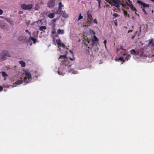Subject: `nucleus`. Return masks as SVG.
<instances>
[{"mask_svg": "<svg viewBox=\"0 0 154 154\" xmlns=\"http://www.w3.org/2000/svg\"><path fill=\"white\" fill-rule=\"evenodd\" d=\"M68 49L67 48H65V54L64 55H60L59 58V59H62L63 60L61 61L62 63L60 67L59 68L58 71L59 75L60 74V68H63V69H65L69 68L71 66V63L69 61L68 58L66 57V54L68 53L67 51L68 50Z\"/></svg>", "mask_w": 154, "mask_h": 154, "instance_id": "nucleus-1", "label": "nucleus"}, {"mask_svg": "<svg viewBox=\"0 0 154 154\" xmlns=\"http://www.w3.org/2000/svg\"><path fill=\"white\" fill-rule=\"evenodd\" d=\"M6 56L10 57L11 55L10 53L8 51H3L0 54V60H6L7 59Z\"/></svg>", "mask_w": 154, "mask_h": 154, "instance_id": "nucleus-2", "label": "nucleus"}, {"mask_svg": "<svg viewBox=\"0 0 154 154\" xmlns=\"http://www.w3.org/2000/svg\"><path fill=\"white\" fill-rule=\"evenodd\" d=\"M108 3L111 5H113L117 8H119L122 3L119 0H110Z\"/></svg>", "mask_w": 154, "mask_h": 154, "instance_id": "nucleus-3", "label": "nucleus"}, {"mask_svg": "<svg viewBox=\"0 0 154 154\" xmlns=\"http://www.w3.org/2000/svg\"><path fill=\"white\" fill-rule=\"evenodd\" d=\"M25 76L24 78L23 81L24 82L28 83V80L31 79L32 77L31 74L28 71H25Z\"/></svg>", "mask_w": 154, "mask_h": 154, "instance_id": "nucleus-4", "label": "nucleus"}, {"mask_svg": "<svg viewBox=\"0 0 154 154\" xmlns=\"http://www.w3.org/2000/svg\"><path fill=\"white\" fill-rule=\"evenodd\" d=\"M87 23L90 24L93 19L91 14V12L90 11H88L87 13Z\"/></svg>", "mask_w": 154, "mask_h": 154, "instance_id": "nucleus-5", "label": "nucleus"}, {"mask_svg": "<svg viewBox=\"0 0 154 154\" xmlns=\"http://www.w3.org/2000/svg\"><path fill=\"white\" fill-rule=\"evenodd\" d=\"M32 7V4H29L27 5L23 4L21 5V8L24 10H29L31 9Z\"/></svg>", "mask_w": 154, "mask_h": 154, "instance_id": "nucleus-6", "label": "nucleus"}, {"mask_svg": "<svg viewBox=\"0 0 154 154\" xmlns=\"http://www.w3.org/2000/svg\"><path fill=\"white\" fill-rule=\"evenodd\" d=\"M63 7V5H62V3L61 2H60L59 4V6L57 11L55 12L56 14H60L61 12L62 7Z\"/></svg>", "mask_w": 154, "mask_h": 154, "instance_id": "nucleus-7", "label": "nucleus"}, {"mask_svg": "<svg viewBox=\"0 0 154 154\" xmlns=\"http://www.w3.org/2000/svg\"><path fill=\"white\" fill-rule=\"evenodd\" d=\"M56 0H51L48 3V7L51 8H52L54 6Z\"/></svg>", "mask_w": 154, "mask_h": 154, "instance_id": "nucleus-8", "label": "nucleus"}, {"mask_svg": "<svg viewBox=\"0 0 154 154\" xmlns=\"http://www.w3.org/2000/svg\"><path fill=\"white\" fill-rule=\"evenodd\" d=\"M92 42L93 45H97L98 43L99 39L96 36H94L91 38Z\"/></svg>", "mask_w": 154, "mask_h": 154, "instance_id": "nucleus-9", "label": "nucleus"}, {"mask_svg": "<svg viewBox=\"0 0 154 154\" xmlns=\"http://www.w3.org/2000/svg\"><path fill=\"white\" fill-rule=\"evenodd\" d=\"M137 3L138 4H140L142 6L141 7L144 8H149V4L145 3L140 0H137Z\"/></svg>", "mask_w": 154, "mask_h": 154, "instance_id": "nucleus-10", "label": "nucleus"}, {"mask_svg": "<svg viewBox=\"0 0 154 154\" xmlns=\"http://www.w3.org/2000/svg\"><path fill=\"white\" fill-rule=\"evenodd\" d=\"M4 20L8 22L12 26L14 25V20H12L11 18L5 17L4 18Z\"/></svg>", "mask_w": 154, "mask_h": 154, "instance_id": "nucleus-11", "label": "nucleus"}, {"mask_svg": "<svg viewBox=\"0 0 154 154\" xmlns=\"http://www.w3.org/2000/svg\"><path fill=\"white\" fill-rule=\"evenodd\" d=\"M141 26H140V27H139V31L138 32L137 31L136 32H135V33L134 34V35H132V37L131 38V39H134L135 36V35L137 33V36H139L140 35V34H141Z\"/></svg>", "mask_w": 154, "mask_h": 154, "instance_id": "nucleus-12", "label": "nucleus"}, {"mask_svg": "<svg viewBox=\"0 0 154 154\" xmlns=\"http://www.w3.org/2000/svg\"><path fill=\"white\" fill-rule=\"evenodd\" d=\"M26 39V37L24 35H22L18 37V40L20 41H25Z\"/></svg>", "mask_w": 154, "mask_h": 154, "instance_id": "nucleus-13", "label": "nucleus"}, {"mask_svg": "<svg viewBox=\"0 0 154 154\" xmlns=\"http://www.w3.org/2000/svg\"><path fill=\"white\" fill-rule=\"evenodd\" d=\"M69 52L70 54L72 56V58L71 57H69L68 58H69V59L70 60H71V61L74 60H75V57H74V55L73 53L72 52V51L71 50H69Z\"/></svg>", "mask_w": 154, "mask_h": 154, "instance_id": "nucleus-14", "label": "nucleus"}, {"mask_svg": "<svg viewBox=\"0 0 154 154\" xmlns=\"http://www.w3.org/2000/svg\"><path fill=\"white\" fill-rule=\"evenodd\" d=\"M62 17L65 18H67L68 17V15L66 13L65 11H63L62 12Z\"/></svg>", "mask_w": 154, "mask_h": 154, "instance_id": "nucleus-15", "label": "nucleus"}, {"mask_svg": "<svg viewBox=\"0 0 154 154\" xmlns=\"http://www.w3.org/2000/svg\"><path fill=\"white\" fill-rule=\"evenodd\" d=\"M152 44V46H154V39H152L149 40L148 45H149Z\"/></svg>", "mask_w": 154, "mask_h": 154, "instance_id": "nucleus-16", "label": "nucleus"}, {"mask_svg": "<svg viewBox=\"0 0 154 154\" xmlns=\"http://www.w3.org/2000/svg\"><path fill=\"white\" fill-rule=\"evenodd\" d=\"M130 7L131 9L134 11H137V10L136 9V8L134 7L132 5H128Z\"/></svg>", "mask_w": 154, "mask_h": 154, "instance_id": "nucleus-17", "label": "nucleus"}, {"mask_svg": "<svg viewBox=\"0 0 154 154\" xmlns=\"http://www.w3.org/2000/svg\"><path fill=\"white\" fill-rule=\"evenodd\" d=\"M128 51H127L126 50H124V51L121 52V55L125 56L128 54Z\"/></svg>", "mask_w": 154, "mask_h": 154, "instance_id": "nucleus-18", "label": "nucleus"}, {"mask_svg": "<svg viewBox=\"0 0 154 154\" xmlns=\"http://www.w3.org/2000/svg\"><path fill=\"white\" fill-rule=\"evenodd\" d=\"M29 40H32L33 41V43L34 44H35L37 41V40L36 38H33V37L32 36H30V37L29 38Z\"/></svg>", "mask_w": 154, "mask_h": 154, "instance_id": "nucleus-19", "label": "nucleus"}, {"mask_svg": "<svg viewBox=\"0 0 154 154\" xmlns=\"http://www.w3.org/2000/svg\"><path fill=\"white\" fill-rule=\"evenodd\" d=\"M48 17L50 18H52L54 17V13H51L48 15Z\"/></svg>", "mask_w": 154, "mask_h": 154, "instance_id": "nucleus-20", "label": "nucleus"}, {"mask_svg": "<svg viewBox=\"0 0 154 154\" xmlns=\"http://www.w3.org/2000/svg\"><path fill=\"white\" fill-rule=\"evenodd\" d=\"M23 80L21 78V80H17L16 81V82H15V84L17 85L23 83Z\"/></svg>", "mask_w": 154, "mask_h": 154, "instance_id": "nucleus-21", "label": "nucleus"}, {"mask_svg": "<svg viewBox=\"0 0 154 154\" xmlns=\"http://www.w3.org/2000/svg\"><path fill=\"white\" fill-rule=\"evenodd\" d=\"M130 52L131 54L134 55L135 54H137V52H136L134 49L131 50L130 51Z\"/></svg>", "mask_w": 154, "mask_h": 154, "instance_id": "nucleus-22", "label": "nucleus"}, {"mask_svg": "<svg viewBox=\"0 0 154 154\" xmlns=\"http://www.w3.org/2000/svg\"><path fill=\"white\" fill-rule=\"evenodd\" d=\"M19 63L21 64V66L22 67H24L26 66L25 62L22 61H20L19 62Z\"/></svg>", "mask_w": 154, "mask_h": 154, "instance_id": "nucleus-23", "label": "nucleus"}, {"mask_svg": "<svg viewBox=\"0 0 154 154\" xmlns=\"http://www.w3.org/2000/svg\"><path fill=\"white\" fill-rule=\"evenodd\" d=\"M57 33L58 34H62L64 33V30H63L58 29L57 30Z\"/></svg>", "mask_w": 154, "mask_h": 154, "instance_id": "nucleus-24", "label": "nucleus"}, {"mask_svg": "<svg viewBox=\"0 0 154 154\" xmlns=\"http://www.w3.org/2000/svg\"><path fill=\"white\" fill-rule=\"evenodd\" d=\"M46 29L47 27L46 26H42L40 27L39 30L40 31H43V30H45Z\"/></svg>", "mask_w": 154, "mask_h": 154, "instance_id": "nucleus-25", "label": "nucleus"}, {"mask_svg": "<svg viewBox=\"0 0 154 154\" xmlns=\"http://www.w3.org/2000/svg\"><path fill=\"white\" fill-rule=\"evenodd\" d=\"M141 8L142 9V11L143 12L144 14H147V13L146 11V9L145 8H143V7H141Z\"/></svg>", "mask_w": 154, "mask_h": 154, "instance_id": "nucleus-26", "label": "nucleus"}, {"mask_svg": "<svg viewBox=\"0 0 154 154\" xmlns=\"http://www.w3.org/2000/svg\"><path fill=\"white\" fill-rule=\"evenodd\" d=\"M69 72L72 73L74 74H76L77 73V71L73 70L72 69H70L69 70Z\"/></svg>", "mask_w": 154, "mask_h": 154, "instance_id": "nucleus-27", "label": "nucleus"}, {"mask_svg": "<svg viewBox=\"0 0 154 154\" xmlns=\"http://www.w3.org/2000/svg\"><path fill=\"white\" fill-rule=\"evenodd\" d=\"M2 76L4 77H7L8 76V75L4 71H2Z\"/></svg>", "mask_w": 154, "mask_h": 154, "instance_id": "nucleus-28", "label": "nucleus"}, {"mask_svg": "<svg viewBox=\"0 0 154 154\" xmlns=\"http://www.w3.org/2000/svg\"><path fill=\"white\" fill-rule=\"evenodd\" d=\"M58 47H62L63 48H65V45L63 43H61L59 45H58Z\"/></svg>", "mask_w": 154, "mask_h": 154, "instance_id": "nucleus-29", "label": "nucleus"}, {"mask_svg": "<svg viewBox=\"0 0 154 154\" xmlns=\"http://www.w3.org/2000/svg\"><path fill=\"white\" fill-rule=\"evenodd\" d=\"M124 57H121L119 58V60H121L122 61L124 62L125 61V60L124 59Z\"/></svg>", "mask_w": 154, "mask_h": 154, "instance_id": "nucleus-30", "label": "nucleus"}, {"mask_svg": "<svg viewBox=\"0 0 154 154\" xmlns=\"http://www.w3.org/2000/svg\"><path fill=\"white\" fill-rule=\"evenodd\" d=\"M113 16L114 17L113 18H116L117 17H119L120 16L118 15L117 13H114L113 14Z\"/></svg>", "mask_w": 154, "mask_h": 154, "instance_id": "nucleus-31", "label": "nucleus"}, {"mask_svg": "<svg viewBox=\"0 0 154 154\" xmlns=\"http://www.w3.org/2000/svg\"><path fill=\"white\" fill-rule=\"evenodd\" d=\"M131 56L129 54L127 55L126 57L124 58L125 61H128V60L130 58Z\"/></svg>", "mask_w": 154, "mask_h": 154, "instance_id": "nucleus-32", "label": "nucleus"}, {"mask_svg": "<svg viewBox=\"0 0 154 154\" xmlns=\"http://www.w3.org/2000/svg\"><path fill=\"white\" fill-rule=\"evenodd\" d=\"M123 12H124V15L125 16H129V15L128 13L127 12V11H125V10H124L123 11Z\"/></svg>", "mask_w": 154, "mask_h": 154, "instance_id": "nucleus-33", "label": "nucleus"}, {"mask_svg": "<svg viewBox=\"0 0 154 154\" xmlns=\"http://www.w3.org/2000/svg\"><path fill=\"white\" fill-rule=\"evenodd\" d=\"M59 18H60V17H57L56 18L52 20V23H54L55 22H56V21L57 20H58Z\"/></svg>", "mask_w": 154, "mask_h": 154, "instance_id": "nucleus-34", "label": "nucleus"}, {"mask_svg": "<svg viewBox=\"0 0 154 154\" xmlns=\"http://www.w3.org/2000/svg\"><path fill=\"white\" fill-rule=\"evenodd\" d=\"M83 17L81 15V13H80L79 14V18H78V20L79 21V20L82 19Z\"/></svg>", "mask_w": 154, "mask_h": 154, "instance_id": "nucleus-35", "label": "nucleus"}, {"mask_svg": "<svg viewBox=\"0 0 154 154\" xmlns=\"http://www.w3.org/2000/svg\"><path fill=\"white\" fill-rule=\"evenodd\" d=\"M56 42L57 43V45H59L61 43L60 40L59 39L56 40Z\"/></svg>", "mask_w": 154, "mask_h": 154, "instance_id": "nucleus-36", "label": "nucleus"}, {"mask_svg": "<svg viewBox=\"0 0 154 154\" xmlns=\"http://www.w3.org/2000/svg\"><path fill=\"white\" fill-rule=\"evenodd\" d=\"M25 32L27 33H28V34L29 35H31V33L30 32H29L28 30L26 29L25 30Z\"/></svg>", "mask_w": 154, "mask_h": 154, "instance_id": "nucleus-37", "label": "nucleus"}, {"mask_svg": "<svg viewBox=\"0 0 154 154\" xmlns=\"http://www.w3.org/2000/svg\"><path fill=\"white\" fill-rule=\"evenodd\" d=\"M114 23H115V26H117V20H114Z\"/></svg>", "mask_w": 154, "mask_h": 154, "instance_id": "nucleus-38", "label": "nucleus"}, {"mask_svg": "<svg viewBox=\"0 0 154 154\" xmlns=\"http://www.w3.org/2000/svg\"><path fill=\"white\" fill-rule=\"evenodd\" d=\"M93 22L94 23L97 24V20L96 19L93 20Z\"/></svg>", "mask_w": 154, "mask_h": 154, "instance_id": "nucleus-39", "label": "nucleus"}, {"mask_svg": "<svg viewBox=\"0 0 154 154\" xmlns=\"http://www.w3.org/2000/svg\"><path fill=\"white\" fill-rule=\"evenodd\" d=\"M120 49H122V50H123V51H124V50H125L123 48L122 46L120 47L119 48V49H118L117 50V51H119Z\"/></svg>", "mask_w": 154, "mask_h": 154, "instance_id": "nucleus-40", "label": "nucleus"}, {"mask_svg": "<svg viewBox=\"0 0 154 154\" xmlns=\"http://www.w3.org/2000/svg\"><path fill=\"white\" fill-rule=\"evenodd\" d=\"M106 42H107L106 40H105L103 42L105 45V46L106 48Z\"/></svg>", "mask_w": 154, "mask_h": 154, "instance_id": "nucleus-41", "label": "nucleus"}, {"mask_svg": "<svg viewBox=\"0 0 154 154\" xmlns=\"http://www.w3.org/2000/svg\"><path fill=\"white\" fill-rule=\"evenodd\" d=\"M3 13V11L1 9H0V15H2Z\"/></svg>", "mask_w": 154, "mask_h": 154, "instance_id": "nucleus-42", "label": "nucleus"}, {"mask_svg": "<svg viewBox=\"0 0 154 154\" xmlns=\"http://www.w3.org/2000/svg\"><path fill=\"white\" fill-rule=\"evenodd\" d=\"M3 88L2 86H0V91H1L3 90Z\"/></svg>", "mask_w": 154, "mask_h": 154, "instance_id": "nucleus-43", "label": "nucleus"}, {"mask_svg": "<svg viewBox=\"0 0 154 154\" xmlns=\"http://www.w3.org/2000/svg\"><path fill=\"white\" fill-rule=\"evenodd\" d=\"M54 26L55 25H54L53 26H52V28L53 29H54V30H55V27H54Z\"/></svg>", "mask_w": 154, "mask_h": 154, "instance_id": "nucleus-44", "label": "nucleus"}, {"mask_svg": "<svg viewBox=\"0 0 154 154\" xmlns=\"http://www.w3.org/2000/svg\"><path fill=\"white\" fill-rule=\"evenodd\" d=\"M56 33V32L55 30H54V31H52V34H54Z\"/></svg>", "mask_w": 154, "mask_h": 154, "instance_id": "nucleus-45", "label": "nucleus"}, {"mask_svg": "<svg viewBox=\"0 0 154 154\" xmlns=\"http://www.w3.org/2000/svg\"><path fill=\"white\" fill-rule=\"evenodd\" d=\"M98 7L99 8H100V2H99V3H98Z\"/></svg>", "mask_w": 154, "mask_h": 154, "instance_id": "nucleus-46", "label": "nucleus"}, {"mask_svg": "<svg viewBox=\"0 0 154 154\" xmlns=\"http://www.w3.org/2000/svg\"><path fill=\"white\" fill-rule=\"evenodd\" d=\"M33 37H35V38H36L38 36V34H36V35H33Z\"/></svg>", "mask_w": 154, "mask_h": 154, "instance_id": "nucleus-47", "label": "nucleus"}, {"mask_svg": "<svg viewBox=\"0 0 154 154\" xmlns=\"http://www.w3.org/2000/svg\"><path fill=\"white\" fill-rule=\"evenodd\" d=\"M97 1L98 2V3H99V2H100V0H97Z\"/></svg>", "mask_w": 154, "mask_h": 154, "instance_id": "nucleus-48", "label": "nucleus"}, {"mask_svg": "<svg viewBox=\"0 0 154 154\" xmlns=\"http://www.w3.org/2000/svg\"><path fill=\"white\" fill-rule=\"evenodd\" d=\"M128 1L130 3V4H131V1L129 0H128Z\"/></svg>", "mask_w": 154, "mask_h": 154, "instance_id": "nucleus-49", "label": "nucleus"}, {"mask_svg": "<svg viewBox=\"0 0 154 154\" xmlns=\"http://www.w3.org/2000/svg\"><path fill=\"white\" fill-rule=\"evenodd\" d=\"M110 0H106V1L107 2H108H108H109V1H110Z\"/></svg>", "mask_w": 154, "mask_h": 154, "instance_id": "nucleus-50", "label": "nucleus"}, {"mask_svg": "<svg viewBox=\"0 0 154 154\" xmlns=\"http://www.w3.org/2000/svg\"><path fill=\"white\" fill-rule=\"evenodd\" d=\"M106 6L107 7H109V5H106Z\"/></svg>", "mask_w": 154, "mask_h": 154, "instance_id": "nucleus-51", "label": "nucleus"}, {"mask_svg": "<svg viewBox=\"0 0 154 154\" xmlns=\"http://www.w3.org/2000/svg\"><path fill=\"white\" fill-rule=\"evenodd\" d=\"M132 30H129L128 31V32H132Z\"/></svg>", "mask_w": 154, "mask_h": 154, "instance_id": "nucleus-52", "label": "nucleus"}, {"mask_svg": "<svg viewBox=\"0 0 154 154\" xmlns=\"http://www.w3.org/2000/svg\"><path fill=\"white\" fill-rule=\"evenodd\" d=\"M6 79V78H5L4 79V80H5Z\"/></svg>", "mask_w": 154, "mask_h": 154, "instance_id": "nucleus-53", "label": "nucleus"}, {"mask_svg": "<svg viewBox=\"0 0 154 154\" xmlns=\"http://www.w3.org/2000/svg\"><path fill=\"white\" fill-rule=\"evenodd\" d=\"M32 44V43H31L30 44V45H31Z\"/></svg>", "mask_w": 154, "mask_h": 154, "instance_id": "nucleus-54", "label": "nucleus"}, {"mask_svg": "<svg viewBox=\"0 0 154 154\" xmlns=\"http://www.w3.org/2000/svg\"><path fill=\"white\" fill-rule=\"evenodd\" d=\"M35 33H36L34 32V33H33V34H34Z\"/></svg>", "mask_w": 154, "mask_h": 154, "instance_id": "nucleus-55", "label": "nucleus"}, {"mask_svg": "<svg viewBox=\"0 0 154 154\" xmlns=\"http://www.w3.org/2000/svg\"><path fill=\"white\" fill-rule=\"evenodd\" d=\"M152 12H153V10H152Z\"/></svg>", "mask_w": 154, "mask_h": 154, "instance_id": "nucleus-56", "label": "nucleus"}, {"mask_svg": "<svg viewBox=\"0 0 154 154\" xmlns=\"http://www.w3.org/2000/svg\"><path fill=\"white\" fill-rule=\"evenodd\" d=\"M135 14H137V13H136V12H135Z\"/></svg>", "mask_w": 154, "mask_h": 154, "instance_id": "nucleus-57", "label": "nucleus"}]
</instances>
